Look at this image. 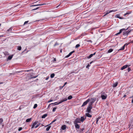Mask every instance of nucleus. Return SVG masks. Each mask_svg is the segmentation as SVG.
Here are the masks:
<instances>
[{
    "label": "nucleus",
    "mask_w": 133,
    "mask_h": 133,
    "mask_svg": "<svg viewBox=\"0 0 133 133\" xmlns=\"http://www.w3.org/2000/svg\"><path fill=\"white\" fill-rule=\"evenodd\" d=\"M97 98L95 97L94 98H91L90 99V102L89 104V105L92 106L93 104L96 100Z\"/></svg>",
    "instance_id": "obj_1"
},
{
    "label": "nucleus",
    "mask_w": 133,
    "mask_h": 133,
    "mask_svg": "<svg viewBox=\"0 0 133 133\" xmlns=\"http://www.w3.org/2000/svg\"><path fill=\"white\" fill-rule=\"evenodd\" d=\"M92 108V106L89 105L87 108L86 111L88 113L90 112H91V110Z\"/></svg>",
    "instance_id": "obj_2"
},
{
    "label": "nucleus",
    "mask_w": 133,
    "mask_h": 133,
    "mask_svg": "<svg viewBox=\"0 0 133 133\" xmlns=\"http://www.w3.org/2000/svg\"><path fill=\"white\" fill-rule=\"evenodd\" d=\"M67 100V98H65L64 99L62 100L61 101L58 103H57V102H56L54 103V104H55L54 105H58L59 104H60V103H62L63 102L66 101Z\"/></svg>",
    "instance_id": "obj_3"
},
{
    "label": "nucleus",
    "mask_w": 133,
    "mask_h": 133,
    "mask_svg": "<svg viewBox=\"0 0 133 133\" xmlns=\"http://www.w3.org/2000/svg\"><path fill=\"white\" fill-rule=\"evenodd\" d=\"M128 28L126 29L124 28H123L122 29H121V30H120L119 32L116 34L115 35L117 36V35H118L120 34L122 31H123L124 30L125 31V30H128Z\"/></svg>",
    "instance_id": "obj_4"
},
{
    "label": "nucleus",
    "mask_w": 133,
    "mask_h": 133,
    "mask_svg": "<svg viewBox=\"0 0 133 133\" xmlns=\"http://www.w3.org/2000/svg\"><path fill=\"white\" fill-rule=\"evenodd\" d=\"M128 28L126 29L124 28H123L122 29H121V30H120L119 32L116 34L115 35L117 36V35H118L120 34L122 31H123L124 30L125 31V30H128Z\"/></svg>",
    "instance_id": "obj_5"
},
{
    "label": "nucleus",
    "mask_w": 133,
    "mask_h": 133,
    "mask_svg": "<svg viewBox=\"0 0 133 133\" xmlns=\"http://www.w3.org/2000/svg\"><path fill=\"white\" fill-rule=\"evenodd\" d=\"M81 122L80 119L79 118H77L74 121V124H77L80 123Z\"/></svg>",
    "instance_id": "obj_6"
},
{
    "label": "nucleus",
    "mask_w": 133,
    "mask_h": 133,
    "mask_svg": "<svg viewBox=\"0 0 133 133\" xmlns=\"http://www.w3.org/2000/svg\"><path fill=\"white\" fill-rule=\"evenodd\" d=\"M90 101V99L89 98L88 99L86 100L84 102H83V104L82 105V107H83L85 105H86Z\"/></svg>",
    "instance_id": "obj_7"
},
{
    "label": "nucleus",
    "mask_w": 133,
    "mask_h": 133,
    "mask_svg": "<svg viewBox=\"0 0 133 133\" xmlns=\"http://www.w3.org/2000/svg\"><path fill=\"white\" fill-rule=\"evenodd\" d=\"M117 10H110L109 11H107L105 13V14L104 15V16H105L107 15H108L109 13L112 12H115Z\"/></svg>",
    "instance_id": "obj_8"
},
{
    "label": "nucleus",
    "mask_w": 133,
    "mask_h": 133,
    "mask_svg": "<svg viewBox=\"0 0 133 133\" xmlns=\"http://www.w3.org/2000/svg\"><path fill=\"white\" fill-rule=\"evenodd\" d=\"M130 43H128L125 44L123 46H122V47H121V49H119V50H124V49L125 46H127L128 44H130Z\"/></svg>",
    "instance_id": "obj_9"
},
{
    "label": "nucleus",
    "mask_w": 133,
    "mask_h": 133,
    "mask_svg": "<svg viewBox=\"0 0 133 133\" xmlns=\"http://www.w3.org/2000/svg\"><path fill=\"white\" fill-rule=\"evenodd\" d=\"M107 97V95H101V97L102 99L103 100L105 99H106Z\"/></svg>",
    "instance_id": "obj_10"
},
{
    "label": "nucleus",
    "mask_w": 133,
    "mask_h": 133,
    "mask_svg": "<svg viewBox=\"0 0 133 133\" xmlns=\"http://www.w3.org/2000/svg\"><path fill=\"white\" fill-rule=\"evenodd\" d=\"M129 66L130 65H125L123 66L121 68V69L122 70H123L125 69V68H127L128 66Z\"/></svg>",
    "instance_id": "obj_11"
},
{
    "label": "nucleus",
    "mask_w": 133,
    "mask_h": 133,
    "mask_svg": "<svg viewBox=\"0 0 133 133\" xmlns=\"http://www.w3.org/2000/svg\"><path fill=\"white\" fill-rule=\"evenodd\" d=\"M75 51H73L71 52H70L69 54L68 55H66L65 57V58H68V57H69L73 53H74V52H75Z\"/></svg>",
    "instance_id": "obj_12"
},
{
    "label": "nucleus",
    "mask_w": 133,
    "mask_h": 133,
    "mask_svg": "<svg viewBox=\"0 0 133 133\" xmlns=\"http://www.w3.org/2000/svg\"><path fill=\"white\" fill-rule=\"evenodd\" d=\"M86 116L85 117V118L83 116L81 117L80 119L81 121L82 122H83L84 121V120L86 119Z\"/></svg>",
    "instance_id": "obj_13"
},
{
    "label": "nucleus",
    "mask_w": 133,
    "mask_h": 133,
    "mask_svg": "<svg viewBox=\"0 0 133 133\" xmlns=\"http://www.w3.org/2000/svg\"><path fill=\"white\" fill-rule=\"evenodd\" d=\"M75 128L77 129H79L80 126L78 124H74Z\"/></svg>",
    "instance_id": "obj_14"
},
{
    "label": "nucleus",
    "mask_w": 133,
    "mask_h": 133,
    "mask_svg": "<svg viewBox=\"0 0 133 133\" xmlns=\"http://www.w3.org/2000/svg\"><path fill=\"white\" fill-rule=\"evenodd\" d=\"M46 4H35L34 5H31L30 6L31 7H32L34 6H38L43 5Z\"/></svg>",
    "instance_id": "obj_15"
},
{
    "label": "nucleus",
    "mask_w": 133,
    "mask_h": 133,
    "mask_svg": "<svg viewBox=\"0 0 133 133\" xmlns=\"http://www.w3.org/2000/svg\"><path fill=\"white\" fill-rule=\"evenodd\" d=\"M84 129L85 128L84 127H83L82 129H80L78 130H77V132H82L84 130Z\"/></svg>",
    "instance_id": "obj_16"
},
{
    "label": "nucleus",
    "mask_w": 133,
    "mask_h": 133,
    "mask_svg": "<svg viewBox=\"0 0 133 133\" xmlns=\"http://www.w3.org/2000/svg\"><path fill=\"white\" fill-rule=\"evenodd\" d=\"M129 34V32L128 31H125L123 32V35H127V36L128 35V34Z\"/></svg>",
    "instance_id": "obj_17"
},
{
    "label": "nucleus",
    "mask_w": 133,
    "mask_h": 133,
    "mask_svg": "<svg viewBox=\"0 0 133 133\" xmlns=\"http://www.w3.org/2000/svg\"><path fill=\"white\" fill-rule=\"evenodd\" d=\"M89 113H87L85 114L86 116L89 117H92V115L90 114Z\"/></svg>",
    "instance_id": "obj_18"
},
{
    "label": "nucleus",
    "mask_w": 133,
    "mask_h": 133,
    "mask_svg": "<svg viewBox=\"0 0 133 133\" xmlns=\"http://www.w3.org/2000/svg\"><path fill=\"white\" fill-rule=\"evenodd\" d=\"M56 121V119H55L53 120L51 123H50L49 124L47 125L46 126H45V127H47L49 125H50L51 124L53 123H54V122H55Z\"/></svg>",
    "instance_id": "obj_19"
},
{
    "label": "nucleus",
    "mask_w": 133,
    "mask_h": 133,
    "mask_svg": "<svg viewBox=\"0 0 133 133\" xmlns=\"http://www.w3.org/2000/svg\"><path fill=\"white\" fill-rule=\"evenodd\" d=\"M115 17L117 18H119L120 19H122V18L121 17H120L119 15L118 14L116 15H115Z\"/></svg>",
    "instance_id": "obj_20"
},
{
    "label": "nucleus",
    "mask_w": 133,
    "mask_h": 133,
    "mask_svg": "<svg viewBox=\"0 0 133 133\" xmlns=\"http://www.w3.org/2000/svg\"><path fill=\"white\" fill-rule=\"evenodd\" d=\"M13 57V55L9 56L8 58V59L9 60H11Z\"/></svg>",
    "instance_id": "obj_21"
},
{
    "label": "nucleus",
    "mask_w": 133,
    "mask_h": 133,
    "mask_svg": "<svg viewBox=\"0 0 133 133\" xmlns=\"http://www.w3.org/2000/svg\"><path fill=\"white\" fill-rule=\"evenodd\" d=\"M66 128V126L65 125H64L62 126L61 128L63 130H64Z\"/></svg>",
    "instance_id": "obj_22"
},
{
    "label": "nucleus",
    "mask_w": 133,
    "mask_h": 133,
    "mask_svg": "<svg viewBox=\"0 0 133 133\" xmlns=\"http://www.w3.org/2000/svg\"><path fill=\"white\" fill-rule=\"evenodd\" d=\"M118 84V83L117 82H116L115 83L113 84V87H116Z\"/></svg>",
    "instance_id": "obj_23"
},
{
    "label": "nucleus",
    "mask_w": 133,
    "mask_h": 133,
    "mask_svg": "<svg viewBox=\"0 0 133 133\" xmlns=\"http://www.w3.org/2000/svg\"><path fill=\"white\" fill-rule=\"evenodd\" d=\"M113 51V49H109L108 51V52H107V53H111V52H112Z\"/></svg>",
    "instance_id": "obj_24"
},
{
    "label": "nucleus",
    "mask_w": 133,
    "mask_h": 133,
    "mask_svg": "<svg viewBox=\"0 0 133 133\" xmlns=\"http://www.w3.org/2000/svg\"><path fill=\"white\" fill-rule=\"evenodd\" d=\"M47 115V114H45L42 116L41 118H45Z\"/></svg>",
    "instance_id": "obj_25"
},
{
    "label": "nucleus",
    "mask_w": 133,
    "mask_h": 133,
    "mask_svg": "<svg viewBox=\"0 0 133 133\" xmlns=\"http://www.w3.org/2000/svg\"><path fill=\"white\" fill-rule=\"evenodd\" d=\"M31 118H29L28 119H26V122H30L31 120Z\"/></svg>",
    "instance_id": "obj_26"
},
{
    "label": "nucleus",
    "mask_w": 133,
    "mask_h": 133,
    "mask_svg": "<svg viewBox=\"0 0 133 133\" xmlns=\"http://www.w3.org/2000/svg\"><path fill=\"white\" fill-rule=\"evenodd\" d=\"M3 122V119L2 118H0V125L2 124V123Z\"/></svg>",
    "instance_id": "obj_27"
},
{
    "label": "nucleus",
    "mask_w": 133,
    "mask_h": 133,
    "mask_svg": "<svg viewBox=\"0 0 133 133\" xmlns=\"http://www.w3.org/2000/svg\"><path fill=\"white\" fill-rule=\"evenodd\" d=\"M101 118V117H98L96 119V124H98V121Z\"/></svg>",
    "instance_id": "obj_28"
},
{
    "label": "nucleus",
    "mask_w": 133,
    "mask_h": 133,
    "mask_svg": "<svg viewBox=\"0 0 133 133\" xmlns=\"http://www.w3.org/2000/svg\"><path fill=\"white\" fill-rule=\"evenodd\" d=\"M55 75V74L54 73L51 74V75L50 76L51 78H53L54 77Z\"/></svg>",
    "instance_id": "obj_29"
},
{
    "label": "nucleus",
    "mask_w": 133,
    "mask_h": 133,
    "mask_svg": "<svg viewBox=\"0 0 133 133\" xmlns=\"http://www.w3.org/2000/svg\"><path fill=\"white\" fill-rule=\"evenodd\" d=\"M93 55L92 54H91L89 56L87 57L88 58H91L92 56Z\"/></svg>",
    "instance_id": "obj_30"
},
{
    "label": "nucleus",
    "mask_w": 133,
    "mask_h": 133,
    "mask_svg": "<svg viewBox=\"0 0 133 133\" xmlns=\"http://www.w3.org/2000/svg\"><path fill=\"white\" fill-rule=\"evenodd\" d=\"M51 127V126H49L46 128V130L47 131H48L49 130V129Z\"/></svg>",
    "instance_id": "obj_31"
},
{
    "label": "nucleus",
    "mask_w": 133,
    "mask_h": 133,
    "mask_svg": "<svg viewBox=\"0 0 133 133\" xmlns=\"http://www.w3.org/2000/svg\"><path fill=\"white\" fill-rule=\"evenodd\" d=\"M72 96L71 95H70L68 97V99L69 100V99H72Z\"/></svg>",
    "instance_id": "obj_32"
},
{
    "label": "nucleus",
    "mask_w": 133,
    "mask_h": 133,
    "mask_svg": "<svg viewBox=\"0 0 133 133\" xmlns=\"http://www.w3.org/2000/svg\"><path fill=\"white\" fill-rule=\"evenodd\" d=\"M131 13L130 12H126V13H125L124 15V16H125L126 15H128V14H130Z\"/></svg>",
    "instance_id": "obj_33"
},
{
    "label": "nucleus",
    "mask_w": 133,
    "mask_h": 133,
    "mask_svg": "<svg viewBox=\"0 0 133 133\" xmlns=\"http://www.w3.org/2000/svg\"><path fill=\"white\" fill-rule=\"evenodd\" d=\"M21 49V47L20 46H18L17 47V49L19 50H20Z\"/></svg>",
    "instance_id": "obj_34"
},
{
    "label": "nucleus",
    "mask_w": 133,
    "mask_h": 133,
    "mask_svg": "<svg viewBox=\"0 0 133 133\" xmlns=\"http://www.w3.org/2000/svg\"><path fill=\"white\" fill-rule=\"evenodd\" d=\"M80 46V45L79 44H78L76 45V46H75V48H78V47H79Z\"/></svg>",
    "instance_id": "obj_35"
},
{
    "label": "nucleus",
    "mask_w": 133,
    "mask_h": 133,
    "mask_svg": "<svg viewBox=\"0 0 133 133\" xmlns=\"http://www.w3.org/2000/svg\"><path fill=\"white\" fill-rule=\"evenodd\" d=\"M38 123V121H35L33 123V124L35 126Z\"/></svg>",
    "instance_id": "obj_36"
},
{
    "label": "nucleus",
    "mask_w": 133,
    "mask_h": 133,
    "mask_svg": "<svg viewBox=\"0 0 133 133\" xmlns=\"http://www.w3.org/2000/svg\"><path fill=\"white\" fill-rule=\"evenodd\" d=\"M37 104H35L33 108L34 109L36 108L37 107Z\"/></svg>",
    "instance_id": "obj_37"
},
{
    "label": "nucleus",
    "mask_w": 133,
    "mask_h": 133,
    "mask_svg": "<svg viewBox=\"0 0 133 133\" xmlns=\"http://www.w3.org/2000/svg\"><path fill=\"white\" fill-rule=\"evenodd\" d=\"M37 77V76H33L32 75H31L30 76V77L31 78H35L36 77Z\"/></svg>",
    "instance_id": "obj_38"
},
{
    "label": "nucleus",
    "mask_w": 133,
    "mask_h": 133,
    "mask_svg": "<svg viewBox=\"0 0 133 133\" xmlns=\"http://www.w3.org/2000/svg\"><path fill=\"white\" fill-rule=\"evenodd\" d=\"M12 27L10 28L9 29H8L7 31H11L12 30Z\"/></svg>",
    "instance_id": "obj_39"
},
{
    "label": "nucleus",
    "mask_w": 133,
    "mask_h": 133,
    "mask_svg": "<svg viewBox=\"0 0 133 133\" xmlns=\"http://www.w3.org/2000/svg\"><path fill=\"white\" fill-rule=\"evenodd\" d=\"M40 123H39V124H38L36 125L35 127V128H37L40 124Z\"/></svg>",
    "instance_id": "obj_40"
},
{
    "label": "nucleus",
    "mask_w": 133,
    "mask_h": 133,
    "mask_svg": "<svg viewBox=\"0 0 133 133\" xmlns=\"http://www.w3.org/2000/svg\"><path fill=\"white\" fill-rule=\"evenodd\" d=\"M56 108H57L56 107L52 109V111L54 112L55 111Z\"/></svg>",
    "instance_id": "obj_41"
},
{
    "label": "nucleus",
    "mask_w": 133,
    "mask_h": 133,
    "mask_svg": "<svg viewBox=\"0 0 133 133\" xmlns=\"http://www.w3.org/2000/svg\"><path fill=\"white\" fill-rule=\"evenodd\" d=\"M90 65L88 64L86 66V68H88V69H89V67L90 66Z\"/></svg>",
    "instance_id": "obj_42"
},
{
    "label": "nucleus",
    "mask_w": 133,
    "mask_h": 133,
    "mask_svg": "<svg viewBox=\"0 0 133 133\" xmlns=\"http://www.w3.org/2000/svg\"><path fill=\"white\" fill-rule=\"evenodd\" d=\"M87 41L88 42H91V43H92V41L91 40H88Z\"/></svg>",
    "instance_id": "obj_43"
},
{
    "label": "nucleus",
    "mask_w": 133,
    "mask_h": 133,
    "mask_svg": "<svg viewBox=\"0 0 133 133\" xmlns=\"http://www.w3.org/2000/svg\"><path fill=\"white\" fill-rule=\"evenodd\" d=\"M28 22H29L28 21H25L24 22V24L23 25H25V24H27Z\"/></svg>",
    "instance_id": "obj_44"
},
{
    "label": "nucleus",
    "mask_w": 133,
    "mask_h": 133,
    "mask_svg": "<svg viewBox=\"0 0 133 133\" xmlns=\"http://www.w3.org/2000/svg\"><path fill=\"white\" fill-rule=\"evenodd\" d=\"M131 69L130 68H128V71L129 72L131 70Z\"/></svg>",
    "instance_id": "obj_45"
},
{
    "label": "nucleus",
    "mask_w": 133,
    "mask_h": 133,
    "mask_svg": "<svg viewBox=\"0 0 133 133\" xmlns=\"http://www.w3.org/2000/svg\"><path fill=\"white\" fill-rule=\"evenodd\" d=\"M39 8V7H37V8H36L35 9H33L32 10H37V9H38Z\"/></svg>",
    "instance_id": "obj_46"
},
{
    "label": "nucleus",
    "mask_w": 133,
    "mask_h": 133,
    "mask_svg": "<svg viewBox=\"0 0 133 133\" xmlns=\"http://www.w3.org/2000/svg\"><path fill=\"white\" fill-rule=\"evenodd\" d=\"M22 129V127H20L18 129V130L19 131H20Z\"/></svg>",
    "instance_id": "obj_47"
},
{
    "label": "nucleus",
    "mask_w": 133,
    "mask_h": 133,
    "mask_svg": "<svg viewBox=\"0 0 133 133\" xmlns=\"http://www.w3.org/2000/svg\"><path fill=\"white\" fill-rule=\"evenodd\" d=\"M54 104V103H51V104H49V105H48V108H49L50 107V105L51 104Z\"/></svg>",
    "instance_id": "obj_48"
},
{
    "label": "nucleus",
    "mask_w": 133,
    "mask_h": 133,
    "mask_svg": "<svg viewBox=\"0 0 133 133\" xmlns=\"http://www.w3.org/2000/svg\"><path fill=\"white\" fill-rule=\"evenodd\" d=\"M53 100L52 99H51L50 100L48 101V102L49 103L52 101Z\"/></svg>",
    "instance_id": "obj_49"
},
{
    "label": "nucleus",
    "mask_w": 133,
    "mask_h": 133,
    "mask_svg": "<svg viewBox=\"0 0 133 133\" xmlns=\"http://www.w3.org/2000/svg\"><path fill=\"white\" fill-rule=\"evenodd\" d=\"M35 126L33 124H32V125L31 127V129L33 128Z\"/></svg>",
    "instance_id": "obj_50"
},
{
    "label": "nucleus",
    "mask_w": 133,
    "mask_h": 133,
    "mask_svg": "<svg viewBox=\"0 0 133 133\" xmlns=\"http://www.w3.org/2000/svg\"><path fill=\"white\" fill-rule=\"evenodd\" d=\"M58 44H57V43L56 42V43L55 44H54V46H56V45H58Z\"/></svg>",
    "instance_id": "obj_51"
},
{
    "label": "nucleus",
    "mask_w": 133,
    "mask_h": 133,
    "mask_svg": "<svg viewBox=\"0 0 133 133\" xmlns=\"http://www.w3.org/2000/svg\"><path fill=\"white\" fill-rule=\"evenodd\" d=\"M64 86V85H63V86H62L61 87H60V89H62Z\"/></svg>",
    "instance_id": "obj_52"
},
{
    "label": "nucleus",
    "mask_w": 133,
    "mask_h": 133,
    "mask_svg": "<svg viewBox=\"0 0 133 133\" xmlns=\"http://www.w3.org/2000/svg\"><path fill=\"white\" fill-rule=\"evenodd\" d=\"M49 78V77H47L46 78V80H47Z\"/></svg>",
    "instance_id": "obj_53"
},
{
    "label": "nucleus",
    "mask_w": 133,
    "mask_h": 133,
    "mask_svg": "<svg viewBox=\"0 0 133 133\" xmlns=\"http://www.w3.org/2000/svg\"><path fill=\"white\" fill-rule=\"evenodd\" d=\"M96 52H95L94 54H92V55H93V56L95 55L96 54Z\"/></svg>",
    "instance_id": "obj_54"
},
{
    "label": "nucleus",
    "mask_w": 133,
    "mask_h": 133,
    "mask_svg": "<svg viewBox=\"0 0 133 133\" xmlns=\"http://www.w3.org/2000/svg\"><path fill=\"white\" fill-rule=\"evenodd\" d=\"M67 83V82H66L64 83V86L65 85H66Z\"/></svg>",
    "instance_id": "obj_55"
},
{
    "label": "nucleus",
    "mask_w": 133,
    "mask_h": 133,
    "mask_svg": "<svg viewBox=\"0 0 133 133\" xmlns=\"http://www.w3.org/2000/svg\"><path fill=\"white\" fill-rule=\"evenodd\" d=\"M128 31V32H129V33L131 31L130 30H129L128 31Z\"/></svg>",
    "instance_id": "obj_56"
},
{
    "label": "nucleus",
    "mask_w": 133,
    "mask_h": 133,
    "mask_svg": "<svg viewBox=\"0 0 133 133\" xmlns=\"http://www.w3.org/2000/svg\"><path fill=\"white\" fill-rule=\"evenodd\" d=\"M30 70H25V71H26V72H29V71H30Z\"/></svg>",
    "instance_id": "obj_57"
},
{
    "label": "nucleus",
    "mask_w": 133,
    "mask_h": 133,
    "mask_svg": "<svg viewBox=\"0 0 133 133\" xmlns=\"http://www.w3.org/2000/svg\"><path fill=\"white\" fill-rule=\"evenodd\" d=\"M126 96V95H124V96H123V97H125Z\"/></svg>",
    "instance_id": "obj_58"
},
{
    "label": "nucleus",
    "mask_w": 133,
    "mask_h": 133,
    "mask_svg": "<svg viewBox=\"0 0 133 133\" xmlns=\"http://www.w3.org/2000/svg\"><path fill=\"white\" fill-rule=\"evenodd\" d=\"M22 71H17L16 72H19V73H20Z\"/></svg>",
    "instance_id": "obj_59"
},
{
    "label": "nucleus",
    "mask_w": 133,
    "mask_h": 133,
    "mask_svg": "<svg viewBox=\"0 0 133 133\" xmlns=\"http://www.w3.org/2000/svg\"><path fill=\"white\" fill-rule=\"evenodd\" d=\"M131 103H133V98L132 99V100L131 101Z\"/></svg>",
    "instance_id": "obj_60"
},
{
    "label": "nucleus",
    "mask_w": 133,
    "mask_h": 133,
    "mask_svg": "<svg viewBox=\"0 0 133 133\" xmlns=\"http://www.w3.org/2000/svg\"><path fill=\"white\" fill-rule=\"evenodd\" d=\"M130 43H133V40L132 41H131Z\"/></svg>",
    "instance_id": "obj_61"
},
{
    "label": "nucleus",
    "mask_w": 133,
    "mask_h": 133,
    "mask_svg": "<svg viewBox=\"0 0 133 133\" xmlns=\"http://www.w3.org/2000/svg\"><path fill=\"white\" fill-rule=\"evenodd\" d=\"M44 126V125H43V124H42L41 125V126L42 127V126Z\"/></svg>",
    "instance_id": "obj_62"
},
{
    "label": "nucleus",
    "mask_w": 133,
    "mask_h": 133,
    "mask_svg": "<svg viewBox=\"0 0 133 133\" xmlns=\"http://www.w3.org/2000/svg\"><path fill=\"white\" fill-rule=\"evenodd\" d=\"M60 51L61 53L62 52V50H60Z\"/></svg>",
    "instance_id": "obj_63"
},
{
    "label": "nucleus",
    "mask_w": 133,
    "mask_h": 133,
    "mask_svg": "<svg viewBox=\"0 0 133 133\" xmlns=\"http://www.w3.org/2000/svg\"><path fill=\"white\" fill-rule=\"evenodd\" d=\"M54 61H56V58H55L54 59Z\"/></svg>",
    "instance_id": "obj_64"
}]
</instances>
